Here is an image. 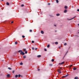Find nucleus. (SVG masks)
<instances>
[{
    "mask_svg": "<svg viewBox=\"0 0 79 79\" xmlns=\"http://www.w3.org/2000/svg\"><path fill=\"white\" fill-rule=\"evenodd\" d=\"M22 37L23 38H24L25 37V36H24V35H22Z\"/></svg>",
    "mask_w": 79,
    "mask_h": 79,
    "instance_id": "c756f323",
    "label": "nucleus"
},
{
    "mask_svg": "<svg viewBox=\"0 0 79 79\" xmlns=\"http://www.w3.org/2000/svg\"><path fill=\"white\" fill-rule=\"evenodd\" d=\"M56 3H58L59 2L58 0H56Z\"/></svg>",
    "mask_w": 79,
    "mask_h": 79,
    "instance_id": "c85d7f7f",
    "label": "nucleus"
},
{
    "mask_svg": "<svg viewBox=\"0 0 79 79\" xmlns=\"http://www.w3.org/2000/svg\"><path fill=\"white\" fill-rule=\"evenodd\" d=\"M59 48H60V47H59Z\"/></svg>",
    "mask_w": 79,
    "mask_h": 79,
    "instance_id": "de8ad7c7",
    "label": "nucleus"
},
{
    "mask_svg": "<svg viewBox=\"0 0 79 79\" xmlns=\"http://www.w3.org/2000/svg\"><path fill=\"white\" fill-rule=\"evenodd\" d=\"M55 44H56V45H57L58 44V42H56L55 43Z\"/></svg>",
    "mask_w": 79,
    "mask_h": 79,
    "instance_id": "bb28decb",
    "label": "nucleus"
},
{
    "mask_svg": "<svg viewBox=\"0 0 79 79\" xmlns=\"http://www.w3.org/2000/svg\"><path fill=\"white\" fill-rule=\"evenodd\" d=\"M48 5H50V3H48Z\"/></svg>",
    "mask_w": 79,
    "mask_h": 79,
    "instance_id": "a19ab883",
    "label": "nucleus"
},
{
    "mask_svg": "<svg viewBox=\"0 0 79 79\" xmlns=\"http://www.w3.org/2000/svg\"><path fill=\"white\" fill-rule=\"evenodd\" d=\"M21 77H23V76L22 75L21 76Z\"/></svg>",
    "mask_w": 79,
    "mask_h": 79,
    "instance_id": "a18cd8bd",
    "label": "nucleus"
},
{
    "mask_svg": "<svg viewBox=\"0 0 79 79\" xmlns=\"http://www.w3.org/2000/svg\"><path fill=\"white\" fill-rule=\"evenodd\" d=\"M77 69L76 68H75V67H74L73 68V70H76Z\"/></svg>",
    "mask_w": 79,
    "mask_h": 79,
    "instance_id": "4468645a",
    "label": "nucleus"
},
{
    "mask_svg": "<svg viewBox=\"0 0 79 79\" xmlns=\"http://www.w3.org/2000/svg\"><path fill=\"white\" fill-rule=\"evenodd\" d=\"M18 77H21V75L20 74L18 75Z\"/></svg>",
    "mask_w": 79,
    "mask_h": 79,
    "instance_id": "5701e85b",
    "label": "nucleus"
},
{
    "mask_svg": "<svg viewBox=\"0 0 79 79\" xmlns=\"http://www.w3.org/2000/svg\"><path fill=\"white\" fill-rule=\"evenodd\" d=\"M15 44L16 45L17 44H18V42H15Z\"/></svg>",
    "mask_w": 79,
    "mask_h": 79,
    "instance_id": "412c9836",
    "label": "nucleus"
},
{
    "mask_svg": "<svg viewBox=\"0 0 79 79\" xmlns=\"http://www.w3.org/2000/svg\"><path fill=\"white\" fill-rule=\"evenodd\" d=\"M15 70H13L12 71V73H15Z\"/></svg>",
    "mask_w": 79,
    "mask_h": 79,
    "instance_id": "473e14b6",
    "label": "nucleus"
},
{
    "mask_svg": "<svg viewBox=\"0 0 79 79\" xmlns=\"http://www.w3.org/2000/svg\"><path fill=\"white\" fill-rule=\"evenodd\" d=\"M23 52L22 50H19V51H18V52L19 53H20V52L21 53V52Z\"/></svg>",
    "mask_w": 79,
    "mask_h": 79,
    "instance_id": "20e7f679",
    "label": "nucleus"
},
{
    "mask_svg": "<svg viewBox=\"0 0 79 79\" xmlns=\"http://www.w3.org/2000/svg\"><path fill=\"white\" fill-rule=\"evenodd\" d=\"M31 42H32V43H34V41H31Z\"/></svg>",
    "mask_w": 79,
    "mask_h": 79,
    "instance_id": "72a5a7b5",
    "label": "nucleus"
},
{
    "mask_svg": "<svg viewBox=\"0 0 79 79\" xmlns=\"http://www.w3.org/2000/svg\"><path fill=\"white\" fill-rule=\"evenodd\" d=\"M20 55H24L25 53L24 52L22 51V52H20Z\"/></svg>",
    "mask_w": 79,
    "mask_h": 79,
    "instance_id": "f257e3e1",
    "label": "nucleus"
},
{
    "mask_svg": "<svg viewBox=\"0 0 79 79\" xmlns=\"http://www.w3.org/2000/svg\"><path fill=\"white\" fill-rule=\"evenodd\" d=\"M66 12H67V10H65L64 11V13H66Z\"/></svg>",
    "mask_w": 79,
    "mask_h": 79,
    "instance_id": "ddd939ff",
    "label": "nucleus"
},
{
    "mask_svg": "<svg viewBox=\"0 0 79 79\" xmlns=\"http://www.w3.org/2000/svg\"><path fill=\"white\" fill-rule=\"evenodd\" d=\"M47 48H49V47H50V45H48L47 46Z\"/></svg>",
    "mask_w": 79,
    "mask_h": 79,
    "instance_id": "2eb2a0df",
    "label": "nucleus"
},
{
    "mask_svg": "<svg viewBox=\"0 0 79 79\" xmlns=\"http://www.w3.org/2000/svg\"><path fill=\"white\" fill-rule=\"evenodd\" d=\"M54 26H55V27H56V25H54Z\"/></svg>",
    "mask_w": 79,
    "mask_h": 79,
    "instance_id": "58836bf2",
    "label": "nucleus"
},
{
    "mask_svg": "<svg viewBox=\"0 0 79 79\" xmlns=\"http://www.w3.org/2000/svg\"><path fill=\"white\" fill-rule=\"evenodd\" d=\"M20 65H23V64L22 63H20Z\"/></svg>",
    "mask_w": 79,
    "mask_h": 79,
    "instance_id": "393cba45",
    "label": "nucleus"
},
{
    "mask_svg": "<svg viewBox=\"0 0 79 79\" xmlns=\"http://www.w3.org/2000/svg\"><path fill=\"white\" fill-rule=\"evenodd\" d=\"M13 23V21H12L11 22V23Z\"/></svg>",
    "mask_w": 79,
    "mask_h": 79,
    "instance_id": "c03bdc74",
    "label": "nucleus"
},
{
    "mask_svg": "<svg viewBox=\"0 0 79 79\" xmlns=\"http://www.w3.org/2000/svg\"><path fill=\"white\" fill-rule=\"evenodd\" d=\"M10 75L8 74L7 75V77H10Z\"/></svg>",
    "mask_w": 79,
    "mask_h": 79,
    "instance_id": "6e6552de",
    "label": "nucleus"
},
{
    "mask_svg": "<svg viewBox=\"0 0 79 79\" xmlns=\"http://www.w3.org/2000/svg\"><path fill=\"white\" fill-rule=\"evenodd\" d=\"M50 66H53V64H50Z\"/></svg>",
    "mask_w": 79,
    "mask_h": 79,
    "instance_id": "c9c22d12",
    "label": "nucleus"
},
{
    "mask_svg": "<svg viewBox=\"0 0 79 79\" xmlns=\"http://www.w3.org/2000/svg\"><path fill=\"white\" fill-rule=\"evenodd\" d=\"M25 54H27V51H26L25 52Z\"/></svg>",
    "mask_w": 79,
    "mask_h": 79,
    "instance_id": "4be33fe9",
    "label": "nucleus"
},
{
    "mask_svg": "<svg viewBox=\"0 0 79 79\" xmlns=\"http://www.w3.org/2000/svg\"><path fill=\"white\" fill-rule=\"evenodd\" d=\"M44 50L45 51V52H46V51H47V49H46V48H44Z\"/></svg>",
    "mask_w": 79,
    "mask_h": 79,
    "instance_id": "7c9ffc66",
    "label": "nucleus"
},
{
    "mask_svg": "<svg viewBox=\"0 0 79 79\" xmlns=\"http://www.w3.org/2000/svg\"><path fill=\"white\" fill-rule=\"evenodd\" d=\"M76 17V16H75L74 17L71 19H68V20L69 21V20H71L72 19H74V18H75V17Z\"/></svg>",
    "mask_w": 79,
    "mask_h": 79,
    "instance_id": "423d86ee",
    "label": "nucleus"
},
{
    "mask_svg": "<svg viewBox=\"0 0 79 79\" xmlns=\"http://www.w3.org/2000/svg\"><path fill=\"white\" fill-rule=\"evenodd\" d=\"M40 70V69H38V71H39Z\"/></svg>",
    "mask_w": 79,
    "mask_h": 79,
    "instance_id": "37998d69",
    "label": "nucleus"
},
{
    "mask_svg": "<svg viewBox=\"0 0 79 79\" xmlns=\"http://www.w3.org/2000/svg\"><path fill=\"white\" fill-rule=\"evenodd\" d=\"M8 69H10V70H11V68H10V67L8 68Z\"/></svg>",
    "mask_w": 79,
    "mask_h": 79,
    "instance_id": "6ab92c4d",
    "label": "nucleus"
},
{
    "mask_svg": "<svg viewBox=\"0 0 79 79\" xmlns=\"http://www.w3.org/2000/svg\"><path fill=\"white\" fill-rule=\"evenodd\" d=\"M18 75H16L15 76V77H18Z\"/></svg>",
    "mask_w": 79,
    "mask_h": 79,
    "instance_id": "b1692460",
    "label": "nucleus"
},
{
    "mask_svg": "<svg viewBox=\"0 0 79 79\" xmlns=\"http://www.w3.org/2000/svg\"><path fill=\"white\" fill-rule=\"evenodd\" d=\"M23 58L24 59L26 58V56H23Z\"/></svg>",
    "mask_w": 79,
    "mask_h": 79,
    "instance_id": "a211bd4d",
    "label": "nucleus"
},
{
    "mask_svg": "<svg viewBox=\"0 0 79 79\" xmlns=\"http://www.w3.org/2000/svg\"><path fill=\"white\" fill-rule=\"evenodd\" d=\"M72 66H73V65H71L70 67H72Z\"/></svg>",
    "mask_w": 79,
    "mask_h": 79,
    "instance_id": "ea45409f",
    "label": "nucleus"
},
{
    "mask_svg": "<svg viewBox=\"0 0 79 79\" xmlns=\"http://www.w3.org/2000/svg\"><path fill=\"white\" fill-rule=\"evenodd\" d=\"M64 63V62L63 61L61 63L59 64H63V63Z\"/></svg>",
    "mask_w": 79,
    "mask_h": 79,
    "instance_id": "9b49d317",
    "label": "nucleus"
},
{
    "mask_svg": "<svg viewBox=\"0 0 79 79\" xmlns=\"http://www.w3.org/2000/svg\"><path fill=\"white\" fill-rule=\"evenodd\" d=\"M26 48L23 49V52H25V51H26Z\"/></svg>",
    "mask_w": 79,
    "mask_h": 79,
    "instance_id": "dca6fc26",
    "label": "nucleus"
},
{
    "mask_svg": "<svg viewBox=\"0 0 79 79\" xmlns=\"http://www.w3.org/2000/svg\"><path fill=\"white\" fill-rule=\"evenodd\" d=\"M69 76L68 74L66 75L65 76H63V78H64V77H68V76Z\"/></svg>",
    "mask_w": 79,
    "mask_h": 79,
    "instance_id": "7ed1b4c3",
    "label": "nucleus"
},
{
    "mask_svg": "<svg viewBox=\"0 0 79 79\" xmlns=\"http://www.w3.org/2000/svg\"><path fill=\"white\" fill-rule=\"evenodd\" d=\"M37 50V48H36L35 49V50Z\"/></svg>",
    "mask_w": 79,
    "mask_h": 79,
    "instance_id": "e433bc0d",
    "label": "nucleus"
},
{
    "mask_svg": "<svg viewBox=\"0 0 79 79\" xmlns=\"http://www.w3.org/2000/svg\"><path fill=\"white\" fill-rule=\"evenodd\" d=\"M52 62H53V61H54V59H52Z\"/></svg>",
    "mask_w": 79,
    "mask_h": 79,
    "instance_id": "cd10ccee",
    "label": "nucleus"
},
{
    "mask_svg": "<svg viewBox=\"0 0 79 79\" xmlns=\"http://www.w3.org/2000/svg\"><path fill=\"white\" fill-rule=\"evenodd\" d=\"M21 6L22 7H23L24 6V5L23 4H22Z\"/></svg>",
    "mask_w": 79,
    "mask_h": 79,
    "instance_id": "2f4dec72",
    "label": "nucleus"
},
{
    "mask_svg": "<svg viewBox=\"0 0 79 79\" xmlns=\"http://www.w3.org/2000/svg\"><path fill=\"white\" fill-rule=\"evenodd\" d=\"M29 32H32V30H30Z\"/></svg>",
    "mask_w": 79,
    "mask_h": 79,
    "instance_id": "f3484780",
    "label": "nucleus"
},
{
    "mask_svg": "<svg viewBox=\"0 0 79 79\" xmlns=\"http://www.w3.org/2000/svg\"><path fill=\"white\" fill-rule=\"evenodd\" d=\"M67 45V44L66 43H64V45Z\"/></svg>",
    "mask_w": 79,
    "mask_h": 79,
    "instance_id": "f704fd0d",
    "label": "nucleus"
},
{
    "mask_svg": "<svg viewBox=\"0 0 79 79\" xmlns=\"http://www.w3.org/2000/svg\"><path fill=\"white\" fill-rule=\"evenodd\" d=\"M37 57H38V58H40V57H41V55H38L37 56Z\"/></svg>",
    "mask_w": 79,
    "mask_h": 79,
    "instance_id": "39448f33",
    "label": "nucleus"
},
{
    "mask_svg": "<svg viewBox=\"0 0 79 79\" xmlns=\"http://www.w3.org/2000/svg\"><path fill=\"white\" fill-rule=\"evenodd\" d=\"M64 8L65 9H66V8H68V7L66 6H65V7H64Z\"/></svg>",
    "mask_w": 79,
    "mask_h": 79,
    "instance_id": "a878e982",
    "label": "nucleus"
},
{
    "mask_svg": "<svg viewBox=\"0 0 79 79\" xmlns=\"http://www.w3.org/2000/svg\"><path fill=\"white\" fill-rule=\"evenodd\" d=\"M67 53H68V51L67 52Z\"/></svg>",
    "mask_w": 79,
    "mask_h": 79,
    "instance_id": "8fccbe9b",
    "label": "nucleus"
},
{
    "mask_svg": "<svg viewBox=\"0 0 79 79\" xmlns=\"http://www.w3.org/2000/svg\"><path fill=\"white\" fill-rule=\"evenodd\" d=\"M6 4L8 6H9V5H10V4H9V3H8V2H7L6 3Z\"/></svg>",
    "mask_w": 79,
    "mask_h": 79,
    "instance_id": "1a4fd4ad",
    "label": "nucleus"
},
{
    "mask_svg": "<svg viewBox=\"0 0 79 79\" xmlns=\"http://www.w3.org/2000/svg\"><path fill=\"white\" fill-rule=\"evenodd\" d=\"M2 1H3V0H2Z\"/></svg>",
    "mask_w": 79,
    "mask_h": 79,
    "instance_id": "09e8293b",
    "label": "nucleus"
},
{
    "mask_svg": "<svg viewBox=\"0 0 79 79\" xmlns=\"http://www.w3.org/2000/svg\"><path fill=\"white\" fill-rule=\"evenodd\" d=\"M78 26H79V24H78Z\"/></svg>",
    "mask_w": 79,
    "mask_h": 79,
    "instance_id": "49530a36",
    "label": "nucleus"
},
{
    "mask_svg": "<svg viewBox=\"0 0 79 79\" xmlns=\"http://www.w3.org/2000/svg\"><path fill=\"white\" fill-rule=\"evenodd\" d=\"M78 33V34H79V32Z\"/></svg>",
    "mask_w": 79,
    "mask_h": 79,
    "instance_id": "3c124183",
    "label": "nucleus"
},
{
    "mask_svg": "<svg viewBox=\"0 0 79 79\" xmlns=\"http://www.w3.org/2000/svg\"><path fill=\"white\" fill-rule=\"evenodd\" d=\"M79 79V78L78 77H76L74 78V79Z\"/></svg>",
    "mask_w": 79,
    "mask_h": 79,
    "instance_id": "f8f14e48",
    "label": "nucleus"
},
{
    "mask_svg": "<svg viewBox=\"0 0 79 79\" xmlns=\"http://www.w3.org/2000/svg\"><path fill=\"white\" fill-rule=\"evenodd\" d=\"M64 63V62L63 61L61 63L59 64H63V63Z\"/></svg>",
    "mask_w": 79,
    "mask_h": 79,
    "instance_id": "9d476101",
    "label": "nucleus"
},
{
    "mask_svg": "<svg viewBox=\"0 0 79 79\" xmlns=\"http://www.w3.org/2000/svg\"><path fill=\"white\" fill-rule=\"evenodd\" d=\"M32 49L34 50V47L32 48Z\"/></svg>",
    "mask_w": 79,
    "mask_h": 79,
    "instance_id": "4c0bfd02",
    "label": "nucleus"
},
{
    "mask_svg": "<svg viewBox=\"0 0 79 79\" xmlns=\"http://www.w3.org/2000/svg\"><path fill=\"white\" fill-rule=\"evenodd\" d=\"M56 15L57 16H60V14H57Z\"/></svg>",
    "mask_w": 79,
    "mask_h": 79,
    "instance_id": "aec40b11",
    "label": "nucleus"
},
{
    "mask_svg": "<svg viewBox=\"0 0 79 79\" xmlns=\"http://www.w3.org/2000/svg\"><path fill=\"white\" fill-rule=\"evenodd\" d=\"M41 34H44V31H41Z\"/></svg>",
    "mask_w": 79,
    "mask_h": 79,
    "instance_id": "0eeeda50",
    "label": "nucleus"
},
{
    "mask_svg": "<svg viewBox=\"0 0 79 79\" xmlns=\"http://www.w3.org/2000/svg\"><path fill=\"white\" fill-rule=\"evenodd\" d=\"M77 11H79V9H78L77 10Z\"/></svg>",
    "mask_w": 79,
    "mask_h": 79,
    "instance_id": "79ce46f5",
    "label": "nucleus"
},
{
    "mask_svg": "<svg viewBox=\"0 0 79 79\" xmlns=\"http://www.w3.org/2000/svg\"><path fill=\"white\" fill-rule=\"evenodd\" d=\"M58 72L59 74H61V70H60V69L58 70Z\"/></svg>",
    "mask_w": 79,
    "mask_h": 79,
    "instance_id": "f03ea898",
    "label": "nucleus"
}]
</instances>
